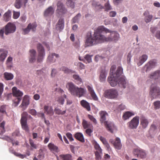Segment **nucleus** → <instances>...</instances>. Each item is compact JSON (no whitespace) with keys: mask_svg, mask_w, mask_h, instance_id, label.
Listing matches in <instances>:
<instances>
[{"mask_svg":"<svg viewBox=\"0 0 160 160\" xmlns=\"http://www.w3.org/2000/svg\"><path fill=\"white\" fill-rule=\"evenodd\" d=\"M119 38V34L112 32L103 26L98 27L94 32L93 36L91 33L87 35L85 47L92 46L98 43L113 41L116 42Z\"/></svg>","mask_w":160,"mask_h":160,"instance_id":"nucleus-1","label":"nucleus"},{"mask_svg":"<svg viewBox=\"0 0 160 160\" xmlns=\"http://www.w3.org/2000/svg\"><path fill=\"white\" fill-rule=\"evenodd\" d=\"M67 87L72 95L79 98L83 96L86 92V90L84 88H78L72 82L68 83Z\"/></svg>","mask_w":160,"mask_h":160,"instance_id":"nucleus-2","label":"nucleus"},{"mask_svg":"<svg viewBox=\"0 0 160 160\" xmlns=\"http://www.w3.org/2000/svg\"><path fill=\"white\" fill-rule=\"evenodd\" d=\"M122 73V68L118 67L116 72L113 75L108 77V81L111 86L114 87L118 84V78Z\"/></svg>","mask_w":160,"mask_h":160,"instance_id":"nucleus-3","label":"nucleus"},{"mask_svg":"<svg viewBox=\"0 0 160 160\" xmlns=\"http://www.w3.org/2000/svg\"><path fill=\"white\" fill-rule=\"evenodd\" d=\"M99 114L100 117V122L102 123H103L107 130L112 133V128L113 127V125L106 120V117L108 116V113L105 111H101L99 112Z\"/></svg>","mask_w":160,"mask_h":160,"instance_id":"nucleus-4","label":"nucleus"},{"mask_svg":"<svg viewBox=\"0 0 160 160\" xmlns=\"http://www.w3.org/2000/svg\"><path fill=\"white\" fill-rule=\"evenodd\" d=\"M149 94L152 99L160 97V88L156 84H152L150 87Z\"/></svg>","mask_w":160,"mask_h":160,"instance_id":"nucleus-5","label":"nucleus"},{"mask_svg":"<svg viewBox=\"0 0 160 160\" xmlns=\"http://www.w3.org/2000/svg\"><path fill=\"white\" fill-rule=\"evenodd\" d=\"M118 95V91L114 89L107 90L104 93L105 97L109 99H115Z\"/></svg>","mask_w":160,"mask_h":160,"instance_id":"nucleus-6","label":"nucleus"},{"mask_svg":"<svg viewBox=\"0 0 160 160\" xmlns=\"http://www.w3.org/2000/svg\"><path fill=\"white\" fill-rule=\"evenodd\" d=\"M133 153V155L136 157L141 159L145 158L147 156L146 151L140 148L134 149Z\"/></svg>","mask_w":160,"mask_h":160,"instance_id":"nucleus-7","label":"nucleus"},{"mask_svg":"<svg viewBox=\"0 0 160 160\" xmlns=\"http://www.w3.org/2000/svg\"><path fill=\"white\" fill-rule=\"evenodd\" d=\"M37 48L38 53L37 61L38 62H40L42 61L45 55L44 50L43 46L40 43L37 44Z\"/></svg>","mask_w":160,"mask_h":160,"instance_id":"nucleus-8","label":"nucleus"},{"mask_svg":"<svg viewBox=\"0 0 160 160\" xmlns=\"http://www.w3.org/2000/svg\"><path fill=\"white\" fill-rule=\"evenodd\" d=\"M16 30L15 25L12 23H8L5 26V33L6 35L14 32Z\"/></svg>","mask_w":160,"mask_h":160,"instance_id":"nucleus-9","label":"nucleus"},{"mask_svg":"<svg viewBox=\"0 0 160 160\" xmlns=\"http://www.w3.org/2000/svg\"><path fill=\"white\" fill-rule=\"evenodd\" d=\"M139 117L136 116L128 123V127L131 129H136L139 123Z\"/></svg>","mask_w":160,"mask_h":160,"instance_id":"nucleus-10","label":"nucleus"},{"mask_svg":"<svg viewBox=\"0 0 160 160\" xmlns=\"http://www.w3.org/2000/svg\"><path fill=\"white\" fill-rule=\"evenodd\" d=\"M37 27V25L36 23H30L26 28L23 29L22 33L24 35L27 34L29 32L30 30L33 32H35Z\"/></svg>","mask_w":160,"mask_h":160,"instance_id":"nucleus-11","label":"nucleus"},{"mask_svg":"<svg viewBox=\"0 0 160 160\" xmlns=\"http://www.w3.org/2000/svg\"><path fill=\"white\" fill-rule=\"evenodd\" d=\"M156 60H151L145 65L143 67V69L146 72H147L150 70L152 68H154L156 66Z\"/></svg>","mask_w":160,"mask_h":160,"instance_id":"nucleus-12","label":"nucleus"},{"mask_svg":"<svg viewBox=\"0 0 160 160\" xmlns=\"http://www.w3.org/2000/svg\"><path fill=\"white\" fill-rule=\"evenodd\" d=\"M118 84L119 87L125 88L128 85V83L124 76L119 77L118 80Z\"/></svg>","mask_w":160,"mask_h":160,"instance_id":"nucleus-13","label":"nucleus"},{"mask_svg":"<svg viewBox=\"0 0 160 160\" xmlns=\"http://www.w3.org/2000/svg\"><path fill=\"white\" fill-rule=\"evenodd\" d=\"M67 11L63 4L60 1H58L57 4V11L59 13H64Z\"/></svg>","mask_w":160,"mask_h":160,"instance_id":"nucleus-14","label":"nucleus"},{"mask_svg":"<svg viewBox=\"0 0 160 160\" xmlns=\"http://www.w3.org/2000/svg\"><path fill=\"white\" fill-rule=\"evenodd\" d=\"M44 110V113L48 115L52 116L54 114L52 107L51 106L45 105Z\"/></svg>","mask_w":160,"mask_h":160,"instance_id":"nucleus-15","label":"nucleus"},{"mask_svg":"<svg viewBox=\"0 0 160 160\" xmlns=\"http://www.w3.org/2000/svg\"><path fill=\"white\" fill-rule=\"evenodd\" d=\"M149 121L145 117L142 116L140 118V125L143 128L145 129L148 127Z\"/></svg>","mask_w":160,"mask_h":160,"instance_id":"nucleus-16","label":"nucleus"},{"mask_svg":"<svg viewBox=\"0 0 160 160\" xmlns=\"http://www.w3.org/2000/svg\"><path fill=\"white\" fill-rule=\"evenodd\" d=\"M30 99L29 97L27 95H25L23 97L21 104L20 107H27L29 104Z\"/></svg>","mask_w":160,"mask_h":160,"instance_id":"nucleus-17","label":"nucleus"},{"mask_svg":"<svg viewBox=\"0 0 160 160\" xmlns=\"http://www.w3.org/2000/svg\"><path fill=\"white\" fill-rule=\"evenodd\" d=\"M12 90L13 96L17 98L19 97L22 98L23 93L19 89H17L16 87H13L12 88Z\"/></svg>","mask_w":160,"mask_h":160,"instance_id":"nucleus-18","label":"nucleus"},{"mask_svg":"<svg viewBox=\"0 0 160 160\" xmlns=\"http://www.w3.org/2000/svg\"><path fill=\"white\" fill-rule=\"evenodd\" d=\"M87 88L93 99L94 100H98V98L93 89L89 85L87 86Z\"/></svg>","mask_w":160,"mask_h":160,"instance_id":"nucleus-19","label":"nucleus"},{"mask_svg":"<svg viewBox=\"0 0 160 160\" xmlns=\"http://www.w3.org/2000/svg\"><path fill=\"white\" fill-rule=\"evenodd\" d=\"M151 79H158L160 78V70H157L152 73L150 75Z\"/></svg>","mask_w":160,"mask_h":160,"instance_id":"nucleus-20","label":"nucleus"},{"mask_svg":"<svg viewBox=\"0 0 160 160\" xmlns=\"http://www.w3.org/2000/svg\"><path fill=\"white\" fill-rule=\"evenodd\" d=\"M48 147L49 150L53 153L58 152L59 151L58 147L52 143H49Z\"/></svg>","mask_w":160,"mask_h":160,"instance_id":"nucleus-21","label":"nucleus"},{"mask_svg":"<svg viewBox=\"0 0 160 160\" xmlns=\"http://www.w3.org/2000/svg\"><path fill=\"white\" fill-rule=\"evenodd\" d=\"M64 27V20L63 19L60 18L56 25V28L60 31L63 29Z\"/></svg>","mask_w":160,"mask_h":160,"instance_id":"nucleus-22","label":"nucleus"},{"mask_svg":"<svg viewBox=\"0 0 160 160\" xmlns=\"http://www.w3.org/2000/svg\"><path fill=\"white\" fill-rule=\"evenodd\" d=\"M29 62L31 63H32L34 62L36 60L35 56L36 55V51L34 49H32L29 51Z\"/></svg>","mask_w":160,"mask_h":160,"instance_id":"nucleus-23","label":"nucleus"},{"mask_svg":"<svg viewBox=\"0 0 160 160\" xmlns=\"http://www.w3.org/2000/svg\"><path fill=\"white\" fill-rule=\"evenodd\" d=\"M2 52L0 55V61L3 62L7 57L8 53L7 50L3 48H0V53Z\"/></svg>","mask_w":160,"mask_h":160,"instance_id":"nucleus-24","label":"nucleus"},{"mask_svg":"<svg viewBox=\"0 0 160 160\" xmlns=\"http://www.w3.org/2000/svg\"><path fill=\"white\" fill-rule=\"evenodd\" d=\"M113 145L115 148L120 150L122 148V144L121 143L120 140L119 138H116L115 141L113 143Z\"/></svg>","mask_w":160,"mask_h":160,"instance_id":"nucleus-25","label":"nucleus"},{"mask_svg":"<svg viewBox=\"0 0 160 160\" xmlns=\"http://www.w3.org/2000/svg\"><path fill=\"white\" fill-rule=\"evenodd\" d=\"M80 103L82 106L88 111H90L91 110L90 104L86 100H82L80 101Z\"/></svg>","mask_w":160,"mask_h":160,"instance_id":"nucleus-26","label":"nucleus"},{"mask_svg":"<svg viewBox=\"0 0 160 160\" xmlns=\"http://www.w3.org/2000/svg\"><path fill=\"white\" fill-rule=\"evenodd\" d=\"M54 12V9L52 6H50L44 11V15L46 17L51 16Z\"/></svg>","mask_w":160,"mask_h":160,"instance_id":"nucleus-27","label":"nucleus"},{"mask_svg":"<svg viewBox=\"0 0 160 160\" xmlns=\"http://www.w3.org/2000/svg\"><path fill=\"white\" fill-rule=\"evenodd\" d=\"M74 137L78 140L82 142H85V139L83 134L80 132H77L75 134Z\"/></svg>","mask_w":160,"mask_h":160,"instance_id":"nucleus-28","label":"nucleus"},{"mask_svg":"<svg viewBox=\"0 0 160 160\" xmlns=\"http://www.w3.org/2000/svg\"><path fill=\"white\" fill-rule=\"evenodd\" d=\"M82 124L84 129L91 128L92 127V125L90 122L84 119L82 120Z\"/></svg>","mask_w":160,"mask_h":160,"instance_id":"nucleus-29","label":"nucleus"},{"mask_svg":"<svg viewBox=\"0 0 160 160\" xmlns=\"http://www.w3.org/2000/svg\"><path fill=\"white\" fill-rule=\"evenodd\" d=\"M107 73L104 69L102 70L100 72L99 79L101 82L104 81L106 79Z\"/></svg>","mask_w":160,"mask_h":160,"instance_id":"nucleus-30","label":"nucleus"},{"mask_svg":"<svg viewBox=\"0 0 160 160\" xmlns=\"http://www.w3.org/2000/svg\"><path fill=\"white\" fill-rule=\"evenodd\" d=\"M135 114L134 112H131L129 111H127L124 112L123 116L122 118L124 120L128 119L132 116L134 115Z\"/></svg>","mask_w":160,"mask_h":160,"instance_id":"nucleus-31","label":"nucleus"},{"mask_svg":"<svg viewBox=\"0 0 160 160\" xmlns=\"http://www.w3.org/2000/svg\"><path fill=\"white\" fill-rule=\"evenodd\" d=\"M21 118L20 121H27L28 117L29 118H32L31 115H28V113L26 112H23L21 115Z\"/></svg>","mask_w":160,"mask_h":160,"instance_id":"nucleus-32","label":"nucleus"},{"mask_svg":"<svg viewBox=\"0 0 160 160\" xmlns=\"http://www.w3.org/2000/svg\"><path fill=\"white\" fill-rule=\"evenodd\" d=\"M148 58V56L146 54L142 55L139 58V61L137 63V65L138 66H140L142 65L144 62H145Z\"/></svg>","mask_w":160,"mask_h":160,"instance_id":"nucleus-33","label":"nucleus"},{"mask_svg":"<svg viewBox=\"0 0 160 160\" xmlns=\"http://www.w3.org/2000/svg\"><path fill=\"white\" fill-rule=\"evenodd\" d=\"M11 12L9 10H8L3 15L4 20L5 22L8 21L10 19Z\"/></svg>","mask_w":160,"mask_h":160,"instance_id":"nucleus-34","label":"nucleus"},{"mask_svg":"<svg viewBox=\"0 0 160 160\" xmlns=\"http://www.w3.org/2000/svg\"><path fill=\"white\" fill-rule=\"evenodd\" d=\"M54 56H55L56 58H58L59 57L58 54L55 53H53L51 55H49L48 58V60L51 62H55L56 59L53 58Z\"/></svg>","mask_w":160,"mask_h":160,"instance_id":"nucleus-35","label":"nucleus"},{"mask_svg":"<svg viewBox=\"0 0 160 160\" xmlns=\"http://www.w3.org/2000/svg\"><path fill=\"white\" fill-rule=\"evenodd\" d=\"M59 157L63 160H72V156L70 154H61Z\"/></svg>","mask_w":160,"mask_h":160,"instance_id":"nucleus-36","label":"nucleus"},{"mask_svg":"<svg viewBox=\"0 0 160 160\" xmlns=\"http://www.w3.org/2000/svg\"><path fill=\"white\" fill-rule=\"evenodd\" d=\"M60 70L61 71H62L64 72V73H75V72L72 70L68 68L67 67L63 66L62 67L60 68Z\"/></svg>","mask_w":160,"mask_h":160,"instance_id":"nucleus-37","label":"nucleus"},{"mask_svg":"<svg viewBox=\"0 0 160 160\" xmlns=\"http://www.w3.org/2000/svg\"><path fill=\"white\" fill-rule=\"evenodd\" d=\"M73 78L75 79V82L77 84H80L82 83V79L79 77L78 75H73Z\"/></svg>","mask_w":160,"mask_h":160,"instance_id":"nucleus-38","label":"nucleus"},{"mask_svg":"<svg viewBox=\"0 0 160 160\" xmlns=\"http://www.w3.org/2000/svg\"><path fill=\"white\" fill-rule=\"evenodd\" d=\"M4 78L7 80H10L12 79L13 78V75L11 73L5 72L4 73Z\"/></svg>","mask_w":160,"mask_h":160,"instance_id":"nucleus-39","label":"nucleus"},{"mask_svg":"<svg viewBox=\"0 0 160 160\" xmlns=\"http://www.w3.org/2000/svg\"><path fill=\"white\" fill-rule=\"evenodd\" d=\"M76 0H67V5L68 7L73 8L75 7V2Z\"/></svg>","mask_w":160,"mask_h":160,"instance_id":"nucleus-40","label":"nucleus"},{"mask_svg":"<svg viewBox=\"0 0 160 160\" xmlns=\"http://www.w3.org/2000/svg\"><path fill=\"white\" fill-rule=\"evenodd\" d=\"M27 121H20L22 128L27 132L29 131V128L27 124Z\"/></svg>","mask_w":160,"mask_h":160,"instance_id":"nucleus-41","label":"nucleus"},{"mask_svg":"<svg viewBox=\"0 0 160 160\" xmlns=\"http://www.w3.org/2000/svg\"><path fill=\"white\" fill-rule=\"evenodd\" d=\"M22 99V98L19 97H16L15 99L13 100L12 106L14 107H16L19 103L20 101Z\"/></svg>","mask_w":160,"mask_h":160,"instance_id":"nucleus-42","label":"nucleus"},{"mask_svg":"<svg viewBox=\"0 0 160 160\" xmlns=\"http://www.w3.org/2000/svg\"><path fill=\"white\" fill-rule=\"evenodd\" d=\"M55 113L58 115H63L66 112V110L64 111H62L59 108H56L54 109V110Z\"/></svg>","mask_w":160,"mask_h":160,"instance_id":"nucleus-43","label":"nucleus"},{"mask_svg":"<svg viewBox=\"0 0 160 160\" xmlns=\"http://www.w3.org/2000/svg\"><path fill=\"white\" fill-rule=\"evenodd\" d=\"M64 98H67L66 95L64 94L63 97L62 96L58 97L57 99V101L59 103L62 105L64 104Z\"/></svg>","mask_w":160,"mask_h":160,"instance_id":"nucleus-44","label":"nucleus"},{"mask_svg":"<svg viewBox=\"0 0 160 160\" xmlns=\"http://www.w3.org/2000/svg\"><path fill=\"white\" fill-rule=\"evenodd\" d=\"M94 147L96 150V151L100 152L102 151V150L100 147L98 143L95 141L93 143Z\"/></svg>","mask_w":160,"mask_h":160,"instance_id":"nucleus-45","label":"nucleus"},{"mask_svg":"<svg viewBox=\"0 0 160 160\" xmlns=\"http://www.w3.org/2000/svg\"><path fill=\"white\" fill-rule=\"evenodd\" d=\"M21 1L22 0H16L14 5L16 8L19 9L21 8L22 5Z\"/></svg>","mask_w":160,"mask_h":160,"instance_id":"nucleus-46","label":"nucleus"},{"mask_svg":"<svg viewBox=\"0 0 160 160\" xmlns=\"http://www.w3.org/2000/svg\"><path fill=\"white\" fill-rule=\"evenodd\" d=\"M88 117L89 119L93 122L94 124L95 125L97 124V120L93 116L90 114H88Z\"/></svg>","mask_w":160,"mask_h":160,"instance_id":"nucleus-47","label":"nucleus"},{"mask_svg":"<svg viewBox=\"0 0 160 160\" xmlns=\"http://www.w3.org/2000/svg\"><path fill=\"white\" fill-rule=\"evenodd\" d=\"M105 11H108L112 9V8L110 5L109 1L105 3L104 5Z\"/></svg>","mask_w":160,"mask_h":160,"instance_id":"nucleus-48","label":"nucleus"},{"mask_svg":"<svg viewBox=\"0 0 160 160\" xmlns=\"http://www.w3.org/2000/svg\"><path fill=\"white\" fill-rule=\"evenodd\" d=\"M74 65L76 66H78L80 69H81L84 68L85 66L81 62H76L74 63Z\"/></svg>","mask_w":160,"mask_h":160,"instance_id":"nucleus-49","label":"nucleus"},{"mask_svg":"<svg viewBox=\"0 0 160 160\" xmlns=\"http://www.w3.org/2000/svg\"><path fill=\"white\" fill-rule=\"evenodd\" d=\"M102 154V151L98 152L96 151L95 152V155L96 157V159L99 160L101 158V156Z\"/></svg>","mask_w":160,"mask_h":160,"instance_id":"nucleus-50","label":"nucleus"},{"mask_svg":"<svg viewBox=\"0 0 160 160\" xmlns=\"http://www.w3.org/2000/svg\"><path fill=\"white\" fill-rule=\"evenodd\" d=\"M81 16L80 13H79L72 20V21L73 23H75L77 22L78 21L79 18H80Z\"/></svg>","mask_w":160,"mask_h":160,"instance_id":"nucleus-51","label":"nucleus"},{"mask_svg":"<svg viewBox=\"0 0 160 160\" xmlns=\"http://www.w3.org/2000/svg\"><path fill=\"white\" fill-rule=\"evenodd\" d=\"M153 105L154 108L156 109H158L160 108V101H157L153 103Z\"/></svg>","mask_w":160,"mask_h":160,"instance_id":"nucleus-52","label":"nucleus"},{"mask_svg":"<svg viewBox=\"0 0 160 160\" xmlns=\"http://www.w3.org/2000/svg\"><path fill=\"white\" fill-rule=\"evenodd\" d=\"M152 18V15H148L145 17V21L146 23L150 22L151 21Z\"/></svg>","mask_w":160,"mask_h":160,"instance_id":"nucleus-53","label":"nucleus"},{"mask_svg":"<svg viewBox=\"0 0 160 160\" xmlns=\"http://www.w3.org/2000/svg\"><path fill=\"white\" fill-rule=\"evenodd\" d=\"M66 135L70 142H72L74 140V139L72 137V135L70 132H67L66 134Z\"/></svg>","mask_w":160,"mask_h":160,"instance_id":"nucleus-54","label":"nucleus"},{"mask_svg":"<svg viewBox=\"0 0 160 160\" xmlns=\"http://www.w3.org/2000/svg\"><path fill=\"white\" fill-rule=\"evenodd\" d=\"M13 18L15 19H17L20 16V13L19 12H15L14 11H13Z\"/></svg>","mask_w":160,"mask_h":160,"instance_id":"nucleus-55","label":"nucleus"},{"mask_svg":"<svg viewBox=\"0 0 160 160\" xmlns=\"http://www.w3.org/2000/svg\"><path fill=\"white\" fill-rule=\"evenodd\" d=\"M92 55H90L88 54L86 55L85 57V59L89 63L92 61L91 57Z\"/></svg>","mask_w":160,"mask_h":160,"instance_id":"nucleus-56","label":"nucleus"},{"mask_svg":"<svg viewBox=\"0 0 160 160\" xmlns=\"http://www.w3.org/2000/svg\"><path fill=\"white\" fill-rule=\"evenodd\" d=\"M5 122L3 121L2 123L0 124V128H1V132L2 133H3L4 132L5 128H4V126L5 125Z\"/></svg>","mask_w":160,"mask_h":160,"instance_id":"nucleus-57","label":"nucleus"},{"mask_svg":"<svg viewBox=\"0 0 160 160\" xmlns=\"http://www.w3.org/2000/svg\"><path fill=\"white\" fill-rule=\"evenodd\" d=\"M126 108V107L123 104H120L118 107V111H122L124 110Z\"/></svg>","mask_w":160,"mask_h":160,"instance_id":"nucleus-58","label":"nucleus"},{"mask_svg":"<svg viewBox=\"0 0 160 160\" xmlns=\"http://www.w3.org/2000/svg\"><path fill=\"white\" fill-rule=\"evenodd\" d=\"M29 143L31 147L33 148L34 149H36L37 148V145L34 143V142L32 140L30 139L29 140Z\"/></svg>","mask_w":160,"mask_h":160,"instance_id":"nucleus-59","label":"nucleus"},{"mask_svg":"<svg viewBox=\"0 0 160 160\" xmlns=\"http://www.w3.org/2000/svg\"><path fill=\"white\" fill-rule=\"evenodd\" d=\"M116 67L115 65H113L111 66L110 71V75H113L115 73H113V72L116 69Z\"/></svg>","mask_w":160,"mask_h":160,"instance_id":"nucleus-60","label":"nucleus"},{"mask_svg":"<svg viewBox=\"0 0 160 160\" xmlns=\"http://www.w3.org/2000/svg\"><path fill=\"white\" fill-rule=\"evenodd\" d=\"M3 91V85L2 83H0V99L1 98V95Z\"/></svg>","mask_w":160,"mask_h":160,"instance_id":"nucleus-61","label":"nucleus"},{"mask_svg":"<svg viewBox=\"0 0 160 160\" xmlns=\"http://www.w3.org/2000/svg\"><path fill=\"white\" fill-rule=\"evenodd\" d=\"M86 130V132L89 136H91V133L93 131L91 128H88Z\"/></svg>","mask_w":160,"mask_h":160,"instance_id":"nucleus-62","label":"nucleus"},{"mask_svg":"<svg viewBox=\"0 0 160 160\" xmlns=\"http://www.w3.org/2000/svg\"><path fill=\"white\" fill-rule=\"evenodd\" d=\"M57 71L56 69L53 68L52 69L51 73V76L52 77H54L55 76V75L57 74Z\"/></svg>","mask_w":160,"mask_h":160,"instance_id":"nucleus-63","label":"nucleus"},{"mask_svg":"<svg viewBox=\"0 0 160 160\" xmlns=\"http://www.w3.org/2000/svg\"><path fill=\"white\" fill-rule=\"evenodd\" d=\"M132 57L131 52H129L127 55V63L129 64L130 62L131 58Z\"/></svg>","mask_w":160,"mask_h":160,"instance_id":"nucleus-64","label":"nucleus"}]
</instances>
